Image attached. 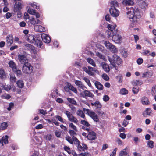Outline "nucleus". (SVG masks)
I'll return each instance as SVG.
<instances>
[{
  "label": "nucleus",
  "instance_id": "f257e3e1",
  "mask_svg": "<svg viewBox=\"0 0 156 156\" xmlns=\"http://www.w3.org/2000/svg\"><path fill=\"white\" fill-rule=\"evenodd\" d=\"M127 17L132 22L133 25L135 24L137 19L141 17V13L137 8L131 7L127 9Z\"/></svg>",
  "mask_w": 156,
  "mask_h": 156
},
{
  "label": "nucleus",
  "instance_id": "f03ea898",
  "mask_svg": "<svg viewBox=\"0 0 156 156\" xmlns=\"http://www.w3.org/2000/svg\"><path fill=\"white\" fill-rule=\"evenodd\" d=\"M118 6V3L116 1L114 0L111 2V7L109 9V12L113 17H116L119 16V12L116 8V7Z\"/></svg>",
  "mask_w": 156,
  "mask_h": 156
},
{
  "label": "nucleus",
  "instance_id": "7ed1b4c3",
  "mask_svg": "<svg viewBox=\"0 0 156 156\" xmlns=\"http://www.w3.org/2000/svg\"><path fill=\"white\" fill-rule=\"evenodd\" d=\"M27 40L30 43H35V44L40 48L43 43L39 37H36L33 35H30L28 37Z\"/></svg>",
  "mask_w": 156,
  "mask_h": 156
},
{
  "label": "nucleus",
  "instance_id": "20e7f679",
  "mask_svg": "<svg viewBox=\"0 0 156 156\" xmlns=\"http://www.w3.org/2000/svg\"><path fill=\"white\" fill-rule=\"evenodd\" d=\"M108 59L111 64L116 63L118 65H120L122 62L121 58L116 55L114 54L112 57L108 56Z\"/></svg>",
  "mask_w": 156,
  "mask_h": 156
},
{
  "label": "nucleus",
  "instance_id": "39448f33",
  "mask_svg": "<svg viewBox=\"0 0 156 156\" xmlns=\"http://www.w3.org/2000/svg\"><path fill=\"white\" fill-rule=\"evenodd\" d=\"M83 111H86L89 115L96 122H98L99 119L97 114L92 111H90L89 109L83 108Z\"/></svg>",
  "mask_w": 156,
  "mask_h": 156
},
{
  "label": "nucleus",
  "instance_id": "423d86ee",
  "mask_svg": "<svg viewBox=\"0 0 156 156\" xmlns=\"http://www.w3.org/2000/svg\"><path fill=\"white\" fill-rule=\"evenodd\" d=\"M33 67L29 63H26L23 67L22 71L24 73L29 74L31 73L33 71Z\"/></svg>",
  "mask_w": 156,
  "mask_h": 156
},
{
  "label": "nucleus",
  "instance_id": "0eeeda50",
  "mask_svg": "<svg viewBox=\"0 0 156 156\" xmlns=\"http://www.w3.org/2000/svg\"><path fill=\"white\" fill-rule=\"evenodd\" d=\"M83 69L84 71H85L88 75L92 76H94V72L96 71V69L95 68L90 66H88L87 67H83Z\"/></svg>",
  "mask_w": 156,
  "mask_h": 156
},
{
  "label": "nucleus",
  "instance_id": "6e6552de",
  "mask_svg": "<svg viewBox=\"0 0 156 156\" xmlns=\"http://www.w3.org/2000/svg\"><path fill=\"white\" fill-rule=\"evenodd\" d=\"M64 113L66 114L68 119L70 122L75 124H77L78 120L77 119L73 116V115L69 111H66Z\"/></svg>",
  "mask_w": 156,
  "mask_h": 156
},
{
  "label": "nucleus",
  "instance_id": "1a4fd4ad",
  "mask_svg": "<svg viewBox=\"0 0 156 156\" xmlns=\"http://www.w3.org/2000/svg\"><path fill=\"white\" fill-rule=\"evenodd\" d=\"M18 59L20 63L23 64H26L28 62V59L27 57V55L26 53L23 54H19L18 55Z\"/></svg>",
  "mask_w": 156,
  "mask_h": 156
},
{
  "label": "nucleus",
  "instance_id": "9d476101",
  "mask_svg": "<svg viewBox=\"0 0 156 156\" xmlns=\"http://www.w3.org/2000/svg\"><path fill=\"white\" fill-rule=\"evenodd\" d=\"M65 139L71 144H73V143L74 144H77L79 142L78 140L75 136H73L72 137L69 136H66L65 137Z\"/></svg>",
  "mask_w": 156,
  "mask_h": 156
},
{
  "label": "nucleus",
  "instance_id": "9b49d317",
  "mask_svg": "<svg viewBox=\"0 0 156 156\" xmlns=\"http://www.w3.org/2000/svg\"><path fill=\"white\" fill-rule=\"evenodd\" d=\"M112 36V39L113 41L116 43H120L122 40V37L119 34H112L111 35Z\"/></svg>",
  "mask_w": 156,
  "mask_h": 156
},
{
  "label": "nucleus",
  "instance_id": "f8f14e48",
  "mask_svg": "<svg viewBox=\"0 0 156 156\" xmlns=\"http://www.w3.org/2000/svg\"><path fill=\"white\" fill-rule=\"evenodd\" d=\"M80 95L82 97L85 98L88 97L93 98L94 96L93 94L91 93L90 91L88 90H84L83 91V93H80Z\"/></svg>",
  "mask_w": 156,
  "mask_h": 156
},
{
  "label": "nucleus",
  "instance_id": "ddd939ff",
  "mask_svg": "<svg viewBox=\"0 0 156 156\" xmlns=\"http://www.w3.org/2000/svg\"><path fill=\"white\" fill-rule=\"evenodd\" d=\"M15 1H16V3L14 11L15 12H16L22 8L21 1L20 0H15Z\"/></svg>",
  "mask_w": 156,
  "mask_h": 156
},
{
  "label": "nucleus",
  "instance_id": "4468645a",
  "mask_svg": "<svg viewBox=\"0 0 156 156\" xmlns=\"http://www.w3.org/2000/svg\"><path fill=\"white\" fill-rule=\"evenodd\" d=\"M87 137L88 140H93L96 139V134L94 132L91 130L89 132Z\"/></svg>",
  "mask_w": 156,
  "mask_h": 156
},
{
  "label": "nucleus",
  "instance_id": "2eb2a0df",
  "mask_svg": "<svg viewBox=\"0 0 156 156\" xmlns=\"http://www.w3.org/2000/svg\"><path fill=\"white\" fill-rule=\"evenodd\" d=\"M116 27V25L115 24H114L113 25L108 24V29L111 31L110 35L112 34H117V30L115 29Z\"/></svg>",
  "mask_w": 156,
  "mask_h": 156
},
{
  "label": "nucleus",
  "instance_id": "dca6fc26",
  "mask_svg": "<svg viewBox=\"0 0 156 156\" xmlns=\"http://www.w3.org/2000/svg\"><path fill=\"white\" fill-rule=\"evenodd\" d=\"M153 115L152 110L150 108H146L145 110L142 113L143 116L146 117L149 116H151Z\"/></svg>",
  "mask_w": 156,
  "mask_h": 156
},
{
  "label": "nucleus",
  "instance_id": "f3484780",
  "mask_svg": "<svg viewBox=\"0 0 156 156\" xmlns=\"http://www.w3.org/2000/svg\"><path fill=\"white\" fill-rule=\"evenodd\" d=\"M41 38L44 42L47 43H49L51 41L50 37L45 34H42L41 35Z\"/></svg>",
  "mask_w": 156,
  "mask_h": 156
},
{
  "label": "nucleus",
  "instance_id": "a211bd4d",
  "mask_svg": "<svg viewBox=\"0 0 156 156\" xmlns=\"http://www.w3.org/2000/svg\"><path fill=\"white\" fill-rule=\"evenodd\" d=\"M141 102L144 105H149L150 103L149 99L146 96H143L141 98Z\"/></svg>",
  "mask_w": 156,
  "mask_h": 156
},
{
  "label": "nucleus",
  "instance_id": "6ab92c4d",
  "mask_svg": "<svg viewBox=\"0 0 156 156\" xmlns=\"http://www.w3.org/2000/svg\"><path fill=\"white\" fill-rule=\"evenodd\" d=\"M6 42L7 45L10 46L13 42V37L12 35H9L6 37Z\"/></svg>",
  "mask_w": 156,
  "mask_h": 156
},
{
  "label": "nucleus",
  "instance_id": "aec40b11",
  "mask_svg": "<svg viewBox=\"0 0 156 156\" xmlns=\"http://www.w3.org/2000/svg\"><path fill=\"white\" fill-rule=\"evenodd\" d=\"M34 30L36 32H42L45 31L44 27L40 25H36L34 26Z\"/></svg>",
  "mask_w": 156,
  "mask_h": 156
},
{
  "label": "nucleus",
  "instance_id": "412c9836",
  "mask_svg": "<svg viewBox=\"0 0 156 156\" xmlns=\"http://www.w3.org/2000/svg\"><path fill=\"white\" fill-rule=\"evenodd\" d=\"M129 151V148L126 147L125 149L121 150L119 153V156H124L127 155Z\"/></svg>",
  "mask_w": 156,
  "mask_h": 156
},
{
  "label": "nucleus",
  "instance_id": "4be33fe9",
  "mask_svg": "<svg viewBox=\"0 0 156 156\" xmlns=\"http://www.w3.org/2000/svg\"><path fill=\"white\" fill-rule=\"evenodd\" d=\"M101 66L103 70L107 73L109 72L110 68L108 65L105 62H101Z\"/></svg>",
  "mask_w": 156,
  "mask_h": 156
},
{
  "label": "nucleus",
  "instance_id": "5701e85b",
  "mask_svg": "<svg viewBox=\"0 0 156 156\" xmlns=\"http://www.w3.org/2000/svg\"><path fill=\"white\" fill-rule=\"evenodd\" d=\"M8 136L7 135H6L5 136H3L1 139L0 140V143L3 145V143L5 144H8Z\"/></svg>",
  "mask_w": 156,
  "mask_h": 156
},
{
  "label": "nucleus",
  "instance_id": "b1692460",
  "mask_svg": "<svg viewBox=\"0 0 156 156\" xmlns=\"http://www.w3.org/2000/svg\"><path fill=\"white\" fill-rule=\"evenodd\" d=\"M9 65L10 67L12 68L13 71H17V68L16 66L15 63L12 61H9Z\"/></svg>",
  "mask_w": 156,
  "mask_h": 156
},
{
  "label": "nucleus",
  "instance_id": "393cba45",
  "mask_svg": "<svg viewBox=\"0 0 156 156\" xmlns=\"http://www.w3.org/2000/svg\"><path fill=\"white\" fill-rule=\"evenodd\" d=\"M123 4L126 5H133L134 3L132 0H124L122 2Z\"/></svg>",
  "mask_w": 156,
  "mask_h": 156
},
{
  "label": "nucleus",
  "instance_id": "a878e982",
  "mask_svg": "<svg viewBox=\"0 0 156 156\" xmlns=\"http://www.w3.org/2000/svg\"><path fill=\"white\" fill-rule=\"evenodd\" d=\"M152 76V73L149 72H147L144 73L143 74L142 77L143 78H149L151 77Z\"/></svg>",
  "mask_w": 156,
  "mask_h": 156
},
{
  "label": "nucleus",
  "instance_id": "bb28decb",
  "mask_svg": "<svg viewBox=\"0 0 156 156\" xmlns=\"http://www.w3.org/2000/svg\"><path fill=\"white\" fill-rule=\"evenodd\" d=\"M6 77V74L3 69H0V78L5 79Z\"/></svg>",
  "mask_w": 156,
  "mask_h": 156
},
{
  "label": "nucleus",
  "instance_id": "cd10ccee",
  "mask_svg": "<svg viewBox=\"0 0 156 156\" xmlns=\"http://www.w3.org/2000/svg\"><path fill=\"white\" fill-rule=\"evenodd\" d=\"M96 87L100 90H102L103 89V87L99 82L96 81L94 83Z\"/></svg>",
  "mask_w": 156,
  "mask_h": 156
},
{
  "label": "nucleus",
  "instance_id": "c85d7f7f",
  "mask_svg": "<svg viewBox=\"0 0 156 156\" xmlns=\"http://www.w3.org/2000/svg\"><path fill=\"white\" fill-rule=\"evenodd\" d=\"M87 62L90 64L93 67H95L96 65L94 60L90 58H87Z\"/></svg>",
  "mask_w": 156,
  "mask_h": 156
},
{
  "label": "nucleus",
  "instance_id": "c756f323",
  "mask_svg": "<svg viewBox=\"0 0 156 156\" xmlns=\"http://www.w3.org/2000/svg\"><path fill=\"white\" fill-rule=\"evenodd\" d=\"M68 86L69 90H71L76 94L77 93V91L76 89L71 85L70 83H68Z\"/></svg>",
  "mask_w": 156,
  "mask_h": 156
},
{
  "label": "nucleus",
  "instance_id": "7c9ffc66",
  "mask_svg": "<svg viewBox=\"0 0 156 156\" xmlns=\"http://www.w3.org/2000/svg\"><path fill=\"white\" fill-rule=\"evenodd\" d=\"M75 84L78 86L80 88L83 89L84 87H85L83 85L81 81L78 80H75Z\"/></svg>",
  "mask_w": 156,
  "mask_h": 156
},
{
  "label": "nucleus",
  "instance_id": "2f4dec72",
  "mask_svg": "<svg viewBox=\"0 0 156 156\" xmlns=\"http://www.w3.org/2000/svg\"><path fill=\"white\" fill-rule=\"evenodd\" d=\"M69 127L71 129L70 130H74L76 132H78V129L77 127L72 123H70L69 124Z\"/></svg>",
  "mask_w": 156,
  "mask_h": 156
},
{
  "label": "nucleus",
  "instance_id": "473e14b6",
  "mask_svg": "<svg viewBox=\"0 0 156 156\" xmlns=\"http://www.w3.org/2000/svg\"><path fill=\"white\" fill-rule=\"evenodd\" d=\"M24 45L27 50L30 51L31 50H33V48H34V46L29 44H25Z\"/></svg>",
  "mask_w": 156,
  "mask_h": 156
},
{
  "label": "nucleus",
  "instance_id": "72a5a7b5",
  "mask_svg": "<svg viewBox=\"0 0 156 156\" xmlns=\"http://www.w3.org/2000/svg\"><path fill=\"white\" fill-rule=\"evenodd\" d=\"M75 144L77 145V147L78 151L80 152H81L83 151H84V150H83V147L80 144V142L79 140L78 144L77 143V144Z\"/></svg>",
  "mask_w": 156,
  "mask_h": 156
},
{
  "label": "nucleus",
  "instance_id": "f704fd0d",
  "mask_svg": "<svg viewBox=\"0 0 156 156\" xmlns=\"http://www.w3.org/2000/svg\"><path fill=\"white\" fill-rule=\"evenodd\" d=\"M10 79L12 82L14 83L16 81V79L14 74L12 73L10 74Z\"/></svg>",
  "mask_w": 156,
  "mask_h": 156
},
{
  "label": "nucleus",
  "instance_id": "c9c22d12",
  "mask_svg": "<svg viewBox=\"0 0 156 156\" xmlns=\"http://www.w3.org/2000/svg\"><path fill=\"white\" fill-rule=\"evenodd\" d=\"M148 5L144 1H142L140 3V6L142 9L145 8Z\"/></svg>",
  "mask_w": 156,
  "mask_h": 156
},
{
  "label": "nucleus",
  "instance_id": "e433bc0d",
  "mask_svg": "<svg viewBox=\"0 0 156 156\" xmlns=\"http://www.w3.org/2000/svg\"><path fill=\"white\" fill-rule=\"evenodd\" d=\"M8 126V124L6 122H4L1 123L0 125V130L5 129Z\"/></svg>",
  "mask_w": 156,
  "mask_h": 156
},
{
  "label": "nucleus",
  "instance_id": "4c0bfd02",
  "mask_svg": "<svg viewBox=\"0 0 156 156\" xmlns=\"http://www.w3.org/2000/svg\"><path fill=\"white\" fill-rule=\"evenodd\" d=\"M77 115L81 117L82 118H84L85 117V115L83 111L80 110H78L77 112Z\"/></svg>",
  "mask_w": 156,
  "mask_h": 156
},
{
  "label": "nucleus",
  "instance_id": "58836bf2",
  "mask_svg": "<svg viewBox=\"0 0 156 156\" xmlns=\"http://www.w3.org/2000/svg\"><path fill=\"white\" fill-rule=\"evenodd\" d=\"M154 142L152 140L148 141L147 142V146L150 148H152L154 147Z\"/></svg>",
  "mask_w": 156,
  "mask_h": 156
},
{
  "label": "nucleus",
  "instance_id": "ea45409f",
  "mask_svg": "<svg viewBox=\"0 0 156 156\" xmlns=\"http://www.w3.org/2000/svg\"><path fill=\"white\" fill-rule=\"evenodd\" d=\"M67 100L70 103L75 105H77L76 101L74 99L68 98Z\"/></svg>",
  "mask_w": 156,
  "mask_h": 156
},
{
  "label": "nucleus",
  "instance_id": "a19ab883",
  "mask_svg": "<svg viewBox=\"0 0 156 156\" xmlns=\"http://www.w3.org/2000/svg\"><path fill=\"white\" fill-rule=\"evenodd\" d=\"M133 83L135 85V86L141 85L142 84V81L139 80H136L133 81Z\"/></svg>",
  "mask_w": 156,
  "mask_h": 156
},
{
  "label": "nucleus",
  "instance_id": "79ce46f5",
  "mask_svg": "<svg viewBox=\"0 0 156 156\" xmlns=\"http://www.w3.org/2000/svg\"><path fill=\"white\" fill-rule=\"evenodd\" d=\"M17 85L20 88H22L24 86L23 82L22 80H19L17 81Z\"/></svg>",
  "mask_w": 156,
  "mask_h": 156
},
{
  "label": "nucleus",
  "instance_id": "37998d69",
  "mask_svg": "<svg viewBox=\"0 0 156 156\" xmlns=\"http://www.w3.org/2000/svg\"><path fill=\"white\" fill-rule=\"evenodd\" d=\"M139 87L137 86H135L133 87L132 91L135 94H137L139 91Z\"/></svg>",
  "mask_w": 156,
  "mask_h": 156
},
{
  "label": "nucleus",
  "instance_id": "c03bdc74",
  "mask_svg": "<svg viewBox=\"0 0 156 156\" xmlns=\"http://www.w3.org/2000/svg\"><path fill=\"white\" fill-rule=\"evenodd\" d=\"M120 93L122 95H125L128 94V91L125 88H122L120 90Z\"/></svg>",
  "mask_w": 156,
  "mask_h": 156
},
{
  "label": "nucleus",
  "instance_id": "a18cd8bd",
  "mask_svg": "<svg viewBox=\"0 0 156 156\" xmlns=\"http://www.w3.org/2000/svg\"><path fill=\"white\" fill-rule=\"evenodd\" d=\"M94 105V106L97 108H100L102 107L101 104L100 103L99 101H95Z\"/></svg>",
  "mask_w": 156,
  "mask_h": 156
},
{
  "label": "nucleus",
  "instance_id": "49530a36",
  "mask_svg": "<svg viewBox=\"0 0 156 156\" xmlns=\"http://www.w3.org/2000/svg\"><path fill=\"white\" fill-rule=\"evenodd\" d=\"M81 123L84 125L85 126L87 127H88L90 126V124L87 121L84 120H82L80 121Z\"/></svg>",
  "mask_w": 156,
  "mask_h": 156
},
{
  "label": "nucleus",
  "instance_id": "de8ad7c7",
  "mask_svg": "<svg viewBox=\"0 0 156 156\" xmlns=\"http://www.w3.org/2000/svg\"><path fill=\"white\" fill-rule=\"evenodd\" d=\"M111 47L109 49L110 51L113 52L115 53L117 52V50L116 47L114 45L111 46Z\"/></svg>",
  "mask_w": 156,
  "mask_h": 156
},
{
  "label": "nucleus",
  "instance_id": "09e8293b",
  "mask_svg": "<svg viewBox=\"0 0 156 156\" xmlns=\"http://www.w3.org/2000/svg\"><path fill=\"white\" fill-rule=\"evenodd\" d=\"M83 79L89 87H91V84L88 78L84 77L83 78Z\"/></svg>",
  "mask_w": 156,
  "mask_h": 156
},
{
  "label": "nucleus",
  "instance_id": "8fccbe9b",
  "mask_svg": "<svg viewBox=\"0 0 156 156\" xmlns=\"http://www.w3.org/2000/svg\"><path fill=\"white\" fill-rule=\"evenodd\" d=\"M76 131L74 130H69V133L70 135L72 136H76L77 135V133H76Z\"/></svg>",
  "mask_w": 156,
  "mask_h": 156
},
{
  "label": "nucleus",
  "instance_id": "3c124183",
  "mask_svg": "<svg viewBox=\"0 0 156 156\" xmlns=\"http://www.w3.org/2000/svg\"><path fill=\"white\" fill-rule=\"evenodd\" d=\"M27 12L29 14L33 15H35V14H36V12L35 10L30 8L28 9Z\"/></svg>",
  "mask_w": 156,
  "mask_h": 156
},
{
  "label": "nucleus",
  "instance_id": "603ef678",
  "mask_svg": "<svg viewBox=\"0 0 156 156\" xmlns=\"http://www.w3.org/2000/svg\"><path fill=\"white\" fill-rule=\"evenodd\" d=\"M116 78L118 80L119 83H121L122 82V77L121 75H119L116 77Z\"/></svg>",
  "mask_w": 156,
  "mask_h": 156
},
{
  "label": "nucleus",
  "instance_id": "864d4df0",
  "mask_svg": "<svg viewBox=\"0 0 156 156\" xmlns=\"http://www.w3.org/2000/svg\"><path fill=\"white\" fill-rule=\"evenodd\" d=\"M2 87L6 91L9 90L11 88V87L10 85H3Z\"/></svg>",
  "mask_w": 156,
  "mask_h": 156
},
{
  "label": "nucleus",
  "instance_id": "5fc2aeb1",
  "mask_svg": "<svg viewBox=\"0 0 156 156\" xmlns=\"http://www.w3.org/2000/svg\"><path fill=\"white\" fill-rule=\"evenodd\" d=\"M30 23L33 25H34L36 24V20H35V19L32 18L30 20Z\"/></svg>",
  "mask_w": 156,
  "mask_h": 156
},
{
  "label": "nucleus",
  "instance_id": "6e6d98bb",
  "mask_svg": "<svg viewBox=\"0 0 156 156\" xmlns=\"http://www.w3.org/2000/svg\"><path fill=\"white\" fill-rule=\"evenodd\" d=\"M102 77L104 80L106 81H108L109 80L108 76L106 74H103L102 75Z\"/></svg>",
  "mask_w": 156,
  "mask_h": 156
},
{
  "label": "nucleus",
  "instance_id": "4d7b16f0",
  "mask_svg": "<svg viewBox=\"0 0 156 156\" xmlns=\"http://www.w3.org/2000/svg\"><path fill=\"white\" fill-rule=\"evenodd\" d=\"M96 55L97 56H98L100 58L102 59H103L104 60V59L105 58L104 56L103 55H102L99 52H96Z\"/></svg>",
  "mask_w": 156,
  "mask_h": 156
},
{
  "label": "nucleus",
  "instance_id": "13d9d810",
  "mask_svg": "<svg viewBox=\"0 0 156 156\" xmlns=\"http://www.w3.org/2000/svg\"><path fill=\"white\" fill-rule=\"evenodd\" d=\"M64 150L66 151L69 154H70L71 153V150L68 147L65 146L64 147Z\"/></svg>",
  "mask_w": 156,
  "mask_h": 156
},
{
  "label": "nucleus",
  "instance_id": "bf43d9fd",
  "mask_svg": "<svg viewBox=\"0 0 156 156\" xmlns=\"http://www.w3.org/2000/svg\"><path fill=\"white\" fill-rule=\"evenodd\" d=\"M78 155L79 156H91L90 154L88 153H81Z\"/></svg>",
  "mask_w": 156,
  "mask_h": 156
},
{
  "label": "nucleus",
  "instance_id": "052dcab7",
  "mask_svg": "<svg viewBox=\"0 0 156 156\" xmlns=\"http://www.w3.org/2000/svg\"><path fill=\"white\" fill-rule=\"evenodd\" d=\"M55 136L58 138H59L60 137L61 133L60 132L58 131V130H56L55 132Z\"/></svg>",
  "mask_w": 156,
  "mask_h": 156
},
{
  "label": "nucleus",
  "instance_id": "680f3d73",
  "mask_svg": "<svg viewBox=\"0 0 156 156\" xmlns=\"http://www.w3.org/2000/svg\"><path fill=\"white\" fill-rule=\"evenodd\" d=\"M98 48L99 49L100 51H101V52H103L104 51V47L101 45H97Z\"/></svg>",
  "mask_w": 156,
  "mask_h": 156
},
{
  "label": "nucleus",
  "instance_id": "e2e57ef3",
  "mask_svg": "<svg viewBox=\"0 0 156 156\" xmlns=\"http://www.w3.org/2000/svg\"><path fill=\"white\" fill-rule=\"evenodd\" d=\"M137 63L139 65L141 64L143 62V59L142 58H140L137 61Z\"/></svg>",
  "mask_w": 156,
  "mask_h": 156
},
{
  "label": "nucleus",
  "instance_id": "0e129e2a",
  "mask_svg": "<svg viewBox=\"0 0 156 156\" xmlns=\"http://www.w3.org/2000/svg\"><path fill=\"white\" fill-rule=\"evenodd\" d=\"M109 98L107 95H104L103 98V101L105 102H107L109 100Z\"/></svg>",
  "mask_w": 156,
  "mask_h": 156
},
{
  "label": "nucleus",
  "instance_id": "69168bd1",
  "mask_svg": "<svg viewBox=\"0 0 156 156\" xmlns=\"http://www.w3.org/2000/svg\"><path fill=\"white\" fill-rule=\"evenodd\" d=\"M39 112L43 115H45V114H47V112L46 111H45L43 109H39L38 110Z\"/></svg>",
  "mask_w": 156,
  "mask_h": 156
},
{
  "label": "nucleus",
  "instance_id": "338daca9",
  "mask_svg": "<svg viewBox=\"0 0 156 156\" xmlns=\"http://www.w3.org/2000/svg\"><path fill=\"white\" fill-rule=\"evenodd\" d=\"M117 150V148H115L113 150V151L112 152L110 156H115Z\"/></svg>",
  "mask_w": 156,
  "mask_h": 156
},
{
  "label": "nucleus",
  "instance_id": "774afa93",
  "mask_svg": "<svg viewBox=\"0 0 156 156\" xmlns=\"http://www.w3.org/2000/svg\"><path fill=\"white\" fill-rule=\"evenodd\" d=\"M111 44L108 41H106L104 42L105 45L107 48L110 45H111Z\"/></svg>",
  "mask_w": 156,
  "mask_h": 156
}]
</instances>
